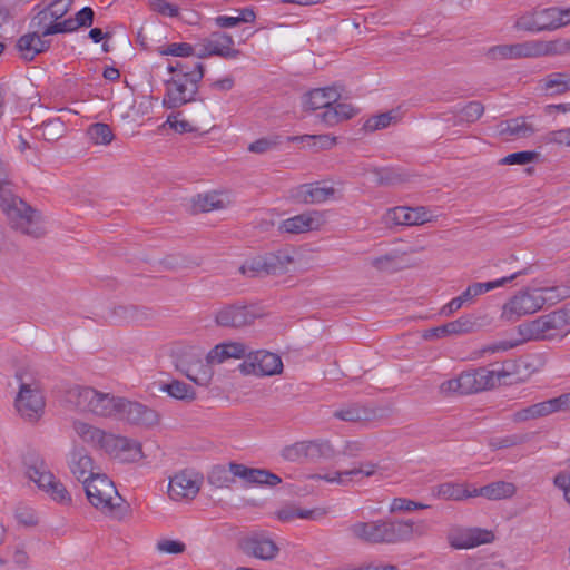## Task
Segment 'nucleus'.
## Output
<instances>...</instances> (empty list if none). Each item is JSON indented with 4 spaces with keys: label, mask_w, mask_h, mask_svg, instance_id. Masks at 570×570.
<instances>
[{
    "label": "nucleus",
    "mask_w": 570,
    "mask_h": 570,
    "mask_svg": "<svg viewBox=\"0 0 570 570\" xmlns=\"http://www.w3.org/2000/svg\"><path fill=\"white\" fill-rule=\"evenodd\" d=\"M473 327V322L469 317H460L441 326L428 328L423 332L424 340H435L453 334L469 333Z\"/></svg>",
    "instance_id": "obj_28"
},
{
    "label": "nucleus",
    "mask_w": 570,
    "mask_h": 570,
    "mask_svg": "<svg viewBox=\"0 0 570 570\" xmlns=\"http://www.w3.org/2000/svg\"><path fill=\"white\" fill-rule=\"evenodd\" d=\"M87 134L96 145H108L114 139L111 128L107 124L102 122L90 125Z\"/></svg>",
    "instance_id": "obj_50"
},
{
    "label": "nucleus",
    "mask_w": 570,
    "mask_h": 570,
    "mask_svg": "<svg viewBox=\"0 0 570 570\" xmlns=\"http://www.w3.org/2000/svg\"><path fill=\"white\" fill-rule=\"evenodd\" d=\"M473 298L469 288L462 292L458 297L452 298L445 306L442 307L441 313L445 316H450L454 312L459 311L464 303L471 302Z\"/></svg>",
    "instance_id": "obj_62"
},
{
    "label": "nucleus",
    "mask_w": 570,
    "mask_h": 570,
    "mask_svg": "<svg viewBox=\"0 0 570 570\" xmlns=\"http://www.w3.org/2000/svg\"><path fill=\"white\" fill-rule=\"evenodd\" d=\"M525 442V436L519 434L491 439L489 445L492 450L508 449Z\"/></svg>",
    "instance_id": "obj_58"
},
{
    "label": "nucleus",
    "mask_w": 570,
    "mask_h": 570,
    "mask_svg": "<svg viewBox=\"0 0 570 570\" xmlns=\"http://www.w3.org/2000/svg\"><path fill=\"white\" fill-rule=\"evenodd\" d=\"M178 114H171L167 117L166 124L174 129L178 134H186V132H198V129L194 127L189 121L181 119H178Z\"/></svg>",
    "instance_id": "obj_64"
},
{
    "label": "nucleus",
    "mask_w": 570,
    "mask_h": 570,
    "mask_svg": "<svg viewBox=\"0 0 570 570\" xmlns=\"http://www.w3.org/2000/svg\"><path fill=\"white\" fill-rule=\"evenodd\" d=\"M69 469L73 476L82 484L96 476L94 472V460L88 452L82 449H73L69 458Z\"/></svg>",
    "instance_id": "obj_21"
},
{
    "label": "nucleus",
    "mask_w": 570,
    "mask_h": 570,
    "mask_svg": "<svg viewBox=\"0 0 570 570\" xmlns=\"http://www.w3.org/2000/svg\"><path fill=\"white\" fill-rule=\"evenodd\" d=\"M539 154L532 150H523L509 154L500 160L502 165H525L538 158Z\"/></svg>",
    "instance_id": "obj_55"
},
{
    "label": "nucleus",
    "mask_w": 570,
    "mask_h": 570,
    "mask_svg": "<svg viewBox=\"0 0 570 570\" xmlns=\"http://www.w3.org/2000/svg\"><path fill=\"white\" fill-rule=\"evenodd\" d=\"M159 53L163 56L190 57L194 55V48L187 42H174L160 48Z\"/></svg>",
    "instance_id": "obj_57"
},
{
    "label": "nucleus",
    "mask_w": 570,
    "mask_h": 570,
    "mask_svg": "<svg viewBox=\"0 0 570 570\" xmlns=\"http://www.w3.org/2000/svg\"><path fill=\"white\" fill-rule=\"evenodd\" d=\"M483 112L484 107L480 101H470L454 116L453 125L461 126L463 122L472 124L476 121Z\"/></svg>",
    "instance_id": "obj_43"
},
{
    "label": "nucleus",
    "mask_w": 570,
    "mask_h": 570,
    "mask_svg": "<svg viewBox=\"0 0 570 570\" xmlns=\"http://www.w3.org/2000/svg\"><path fill=\"white\" fill-rule=\"evenodd\" d=\"M354 539L368 544H397L409 542L416 533L424 534L425 524L417 525L407 519H377L367 522L358 521L348 527Z\"/></svg>",
    "instance_id": "obj_2"
},
{
    "label": "nucleus",
    "mask_w": 570,
    "mask_h": 570,
    "mask_svg": "<svg viewBox=\"0 0 570 570\" xmlns=\"http://www.w3.org/2000/svg\"><path fill=\"white\" fill-rule=\"evenodd\" d=\"M206 47L210 49L209 53L225 59H234L240 55V51L234 48V39L225 32H213L205 40Z\"/></svg>",
    "instance_id": "obj_27"
},
{
    "label": "nucleus",
    "mask_w": 570,
    "mask_h": 570,
    "mask_svg": "<svg viewBox=\"0 0 570 570\" xmlns=\"http://www.w3.org/2000/svg\"><path fill=\"white\" fill-rule=\"evenodd\" d=\"M94 19L95 11L92 10V8L83 7L76 13L75 18H68L61 21L60 23L51 26L50 29H47V32H73L81 27H91L94 23Z\"/></svg>",
    "instance_id": "obj_29"
},
{
    "label": "nucleus",
    "mask_w": 570,
    "mask_h": 570,
    "mask_svg": "<svg viewBox=\"0 0 570 570\" xmlns=\"http://www.w3.org/2000/svg\"><path fill=\"white\" fill-rule=\"evenodd\" d=\"M20 382L14 406L20 416L29 422H37L45 412V396L38 382H26L23 375L17 373Z\"/></svg>",
    "instance_id": "obj_9"
},
{
    "label": "nucleus",
    "mask_w": 570,
    "mask_h": 570,
    "mask_svg": "<svg viewBox=\"0 0 570 570\" xmlns=\"http://www.w3.org/2000/svg\"><path fill=\"white\" fill-rule=\"evenodd\" d=\"M294 262L288 249H279L265 255L253 257L240 266V273L244 275L265 276L281 275L288 272V266Z\"/></svg>",
    "instance_id": "obj_10"
},
{
    "label": "nucleus",
    "mask_w": 570,
    "mask_h": 570,
    "mask_svg": "<svg viewBox=\"0 0 570 570\" xmlns=\"http://www.w3.org/2000/svg\"><path fill=\"white\" fill-rule=\"evenodd\" d=\"M432 494L439 499L455 501L463 500L464 495H466L465 487L463 484L452 482L439 484L432 490Z\"/></svg>",
    "instance_id": "obj_45"
},
{
    "label": "nucleus",
    "mask_w": 570,
    "mask_h": 570,
    "mask_svg": "<svg viewBox=\"0 0 570 570\" xmlns=\"http://www.w3.org/2000/svg\"><path fill=\"white\" fill-rule=\"evenodd\" d=\"M112 315L120 322H144L150 318L151 312L136 305H118L112 308Z\"/></svg>",
    "instance_id": "obj_39"
},
{
    "label": "nucleus",
    "mask_w": 570,
    "mask_h": 570,
    "mask_svg": "<svg viewBox=\"0 0 570 570\" xmlns=\"http://www.w3.org/2000/svg\"><path fill=\"white\" fill-rule=\"evenodd\" d=\"M509 376L505 371H492L487 367H479L462 372L456 377L444 381L440 385V392L445 395H468L493 389L501 384L504 377Z\"/></svg>",
    "instance_id": "obj_5"
},
{
    "label": "nucleus",
    "mask_w": 570,
    "mask_h": 570,
    "mask_svg": "<svg viewBox=\"0 0 570 570\" xmlns=\"http://www.w3.org/2000/svg\"><path fill=\"white\" fill-rule=\"evenodd\" d=\"M121 397L101 393L89 386L75 385L65 393V402L80 412H89L102 417H117Z\"/></svg>",
    "instance_id": "obj_4"
},
{
    "label": "nucleus",
    "mask_w": 570,
    "mask_h": 570,
    "mask_svg": "<svg viewBox=\"0 0 570 570\" xmlns=\"http://www.w3.org/2000/svg\"><path fill=\"white\" fill-rule=\"evenodd\" d=\"M26 475L57 503L69 504L71 502L70 493L48 469L43 459L29 456L26 460Z\"/></svg>",
    "instance_id": "obj_8"
},
{
    "label": "nucleus",
    "mask_w": 570,
    "mask_h": 570,
    "mask_svg": "<svg viewBox=\"0 0 570 570\" xmlns=\"http://www.w3.org/2000/svg\"><path fill=\"white\" fill-rule=\"evenodd\" d=\"M355 115V109L350 104L335 102L331 109L317 114L320 120L328 126L338 124L342 120L350 119Z\"/></svg>",
    "instance_id": "obj_38"
},
{
    "label": "nucleus",
    "mask_w": 570,
    "mask_h": 570,
    "mask_svg": "<svg viewBox=\"0 0 570 570\" xmlns=\"http://www.w3.org/2000/svg\"><path fill=\"white\" fill-rule=\"evenodd\" d=\"M203 476L198 473L184 470L169 480L168 494L173 500L194 499L202 487Z\"/></svg>",
    "instance_id": "obj_14"
},
{
    "label": "nucleus",
    "mask_w": 570,
    "mask_h": 570,
    "mask_svg": "<svg viewBox=\"0 0 570 570\" xmlns=\"http://www.w3.org/2000/svg\"><path fill=\"white\" fill-rule=\"evenodd\" d=\"M335 194L333 187H321L316 184H302L291 190V198L298 204H321Z\"/></svg>",
    "instance_id": "obj_20"
},
{
    "label": "nucleus",
    "mask_w": 570,
    "mask_h": 570,
    "mask_svg": "<svg viewBox=\"0 0 570 570\" xmlns=\"http://www.w3.org/2000/svg\"><path fill=\"white\" fill-rule=\"evenodd\" d=\"M493 540L491 531L472 529L451 540L452 547L456 549H469L476 546L489 543Z\"/></svg>",
    "instance_id": "obj_34"
},
{
    "label": "nucleus",
    "mask_w": 570,
    "mask_h": 570,
    "mask_svg": "<svg viewBox=\"0 0 570 570\" xmlns=\"http://www.w3.org/2000/svg\"><path fill=\"white\" fill-rule=\"evenodd\" d=\"M0 209L11 228L33 238L42 237L46 234L40 213L13 191L9 165L1 158Z\"/></svg>",
    "instance_id": "obj_1"
},
{
    "label": "nucleus",
    "mask_w": 570,
    "mask_h": 570,
    "mask_svg": "<svg viewBox=\"0 0 570 570\" xmlns=\"http://www.w3.org/2000/svg\"><path fill=\"white\" fill-rule=\"evenodd\" d=\"M340 97L341 94L336 87L316 88L304 96V106L312 111H324L331 109L332 105H334Z\"/></svg>",
    "instance_id": "obj_22"
},
{
    "label": "nucleus",
    "mask_w": 570,
    "mask_h": 570,
    "mask_svg": "<svg viewBox=\"0 0 570 570\" xmlns=\"http://www.w3.org/2000/svg\"><path fill=\"white\" fill-rule=\"evenodd\" d=\"M73 430L77 435L85 442L91 443L94 445L99 446L101 450H106L107 439L111 438V433H106L105 431L95 428L82 421L73 422Z\"/></svg>",
    "instance_id": "obj_33"
},
{
    "label": "nucleus",
    "mask_w": 570,
    "mask_h": 570,
    "mask_svg": "<svg viewBox=\"0 0 570 570\" xmlns=\"http://www.w3.org/2000/svg\"><path fill=\"white\" fill-rule=\"evenodd\" d=\"M306 460L315 461L320 458L330 459L334 455V449L328 441H305Z\"/></svg>",
    "instance_id": "obj_49"
},
{
    "label": "nucleus",
    "mask_w": 570,
    "mask_h": 570,
    "mask_svg": "<svg viewBox=\"0 0 570 570\" xmlns=\"http://www.w3.org/2000/svg\"><path fill=\"white\" fill-rule=\"evenodd\" d=\"M208 483L217 489L229 488L234 483L230 466L215 465L207 475Z\"/></svg>",
    "instance_id": "obj_46"
},
{
    "label": "nucleus",
    "mask_w": 570,
    "mask_h": 570,
    "mask_svg": "<svg viewBox=\"0 0 570 570\" xmlns=\"http://www.w3.org/2000/svg\"><path fill=\"white\" fill-rule=\"evenodd\" d=\"M105 452L122 462H137L144 458L139 442L115 434L107 439Z\"/></svg>",
    "instance_id": "obj_17"
},
{
    "label": "nucleus",
    "mask_w": 570,
    "mask_h": 570,
    "mask_svg": "<svg viewBox=\"0 0 570 570\" xmlns=\"http://www.w3.org/2000/svg\"><path fill=\"white\" fill-rule=\"evenodd\" d=\"M249 348L240 342H224L217 344L207 353L208 363H223L228 358H243L247 356Z\"/></svg>",
    "instance_id": "obj_25"
},
{
    "label": "nucleus",
    "mask_w": 570,
    "mask_h": 570,
    "mask_svg": "<svg viewBox=\"0 0 570 570\" xmlns=\"http://www.w3.org/2000/svg\"><path fill=\"white\" fill-rule=\"evenodd\" d=\"M244 375L272 376L283 371L279 355L268 351H249L247 358L238 365Z\"/></svg>",
    "instance_id": "obj_11"
},
{
    "label": "nucleus",
    "mask_w": 570,
    "mask_h": 570,
    "mask_svg": "<svg viewBox=\"0 0 570 570\" xmlns=\"http://www.w3.org/2000/svg\"><path fill=\"white\" fill-rule=\"evenodd\" d=\"M431 220L430 212L423 207L410 208L405 206L394 207L389 209L385 215L386 224H395V225H421Z\"/></svg>",
    "instance_id": "obj_19"
},
{
    "label": "nucleus",
    "mask_w": 570,
    "mask_h": 570,
    "mask_svg": "<svg viewBox=\"0 0 570 570\" xmlns=\"http://www.w3.org/2000/svg\"><path fill=\"white\" fill-rule=\"evenodd\" d=\"M483 498L497 501L512 498L517 492V487L512 482L495 481L480 487L479 491Z\"/></svg>",
    "instance_id": "obj_37"
},
{
    "label": "nucleus",
    "mask_w": 570,
    "mask_h": 570,
    "mask_svg": "<svg viewBox=\"0 0 570 570\" xmlns=\"http://www.w3.org/2000/svg\"><path fill=\"white\" fill-rule=\"evenodd\" d=\"M553 287L528 288L518 292L502 307L501 318L513 323L520 317L534 314L553 299Z\"/></svg>",
    "instance_id": "obj_7"
},
{
    "label": "nucleus",
    "mask_w": 570,
    "mask_h": 570,
    "mask_svg": "<svg viewBox=\"0 0 570 570\" xmlns=\"http://www.w3.org/2000/svg\"><path fill=\"white\" fill-rule=\"evenodd\" d=\"M194 206L200 212H210L224 207V202L218 194L198 195L194 199Z\"/></svg>",
    "instance_id": "obj_51"
},
{
    "label": "nucleus",
    "mask_w": 570,
    "mask_h": 570,
    "mask_svg": "<svg viewBox=\"0 0 570 570\" xmlns=\"http://www.w3.org/2000/svg\"><path fill=\"white\" fill-rule=\"evenodd\" d=\"M161 391L167 392L169 396L180 401H194L196 399L195 390L187 383L174 380L161 386Z\"/></svg>",
    "instance_id": "obj_41"
},
{
    "label": "nucleus",
    "mask_w": 570,
    "mask_h": 570,
    "mask_svg": "<svg viewBox=\"0 0 570 570\" xmlns=\"http://www.w3.org/2000/svg\"><path fill=\"white\" fill-rule=\"evenodd\" d=\"M376 183L383 186H396L409 180V175L395 168L375 170Z\"/></svg>",
    "instance_id": "obj_48"
},
{
    "label": "nucleus",
    "mask_w": 570,
    "mask_h": 570,
    "mask_svg": "<svg viewBox=\"0 0 570 570\" xmlns=\"http://www.w3.org/2000/svg\"><path fill=\"white\" fill-rule=\"evenodd\" d=\"M323 222V215L320 212L311 210L282 220L278 232L292 235L303 234L320 229Z\"/></svg>",
    "instance_id": "obj_18"
},
{
    "label": "nucleus",
    "mask_w": 570,
    "mask_h": 570,
    "mask_svg": "<svg viewBox=\"0 0 570 570\" xmlns=\"http://www.w3.org/2000/svg\"><path fill=\"white\" fill-rule=\"evenodd\" d=\"M514 27L519 30H524L528 32H541L539 22H537V14L534 10L532 12L521 16L517 20Z\"/></svg>",
    "instance_id": "obj_63"
},
{
    "label": "nucleus",
    "mask_w": 570,
    "mask_h": 570,
    "mask_svg": "<svg viewBox=\"0 0 570 570\" xmlns=\"http://www.w3.org/2000/svg\"><path fill=\"white\" fill-rule=\"evenodd\" d=\"M63 124L56 119L43 121L37 131L40 132L41 137L47 141H55L61 136Z\"/></svg>",
    "instance_id": "obj_53"
},
{
    "label": "nucleus",
    "mask_w": 570,
    "mask_h": 570,
    "mask_svg": "<svg viewBox=\"0 0 570 570\" xmlns=\"http://www.w3.org/2000/svg\"><path fill=\"white\" fill-rule=\"evenodd\" d=\"M288 141H302L307 144L315 150L330 149L336 144V137L330 135H302L295 137H288Z\"/></svg>",
    "instance_id": "obj_47"
},
{
    "label": "nucleus",
    "mask_w": 570,
    "mask_h": 570,
    "mask_svg": "<svg viewBox=\"0 0 570 570\" xmlns=\"http://www.w3.org/2000/svg\"><path fill=\"white\" fill-rule=\"evenodd\" d=\"M117 419L142 426H153L159 421L158 413L155 410L124 397H121L119 403V414H117Z\"/></svg>",
    "instance_id": "obj_16"
},
{
    "label": "nucleus",
    "mask_w": 570,
    "mask_h": 570,
    "mask_svg": "<svg viewBox=\"0 0 570 570\" xmlns=\"http://www.w3.org/2000/svg\"><path fill=\"white\" fill-rule=\"evenodd\" d=\"M564 9H560L557 7L535 9L534 12L537 14V22H539L540 30H556L566 26Z\"/></svg>",
    "instance_id": "obj_35"
},
{
    "label": "nucleus",
    "mask_w": 570,
    "mask_h": 570,
    "mask_svg": "<svg viewBox=\"0 0 570 570\" xmlns=\"http://www.w3.org/2000/svg\"><path fill=\"white\" fill-rule=\"evenodd\" d=\"M529 41L513 45H498L488 49L487 57L491 60H507L530 57Z\"/></svg>",
    "instance_id": "obj_31"
},
{
    "label": "nucleus",
    "mask_w": 570,
    "mask_h": 570,
    "mask_svg": "<svg viewBox=\"0 0 570 570\" xmlns=\"http://www.w3.org/2000/svg\"><path fill=\"white\" fill-rule=\"evenodd\" d=\"M500 136L509 138H529L537 132L533 124L528 121L527 117H515L501 121L498 125Z\"/></svg>",
    "instance_id": "obj_26"
},
{
    "label": "nucleus",
    "mask_w": 570,
    "mask_h": 570,
    "mask_svg": "<svg viewBox=\"0 0 570 570\" xmlns=\"http://www.w3.org/2000/svg\"><path fill=\"white\" fill-rule=\"evenodd\" d=\"M400 119V115L397 110H390L387 112H382L380 115H375L370 117L363 125V129L365 131H376L380 129H384L389 127L391 124H396Z\"/></svg>",
    "instance_id": "obj_42"
},
{
    "label": "nucleus",
    "mask_w": 570,
    "mask_h": 570,
    "mask_svg": "<svg viewBox=\"0 0 570 570\" xmlns=\"http://www.w3.org/2000/svg\"><path fill=\"white\" fill-rule=\"evenodd\" d=\"M210 364L212 363H208L207 358L205 362L198 361L193 365L185 361H180L179 363H176V368L197 385L207 386L214 375Z\"/></svg>",
    "instance_id": "obj_24"
},
{
    "label": "nucleus",
    "mask_w": 570,
    "mask_h": 570,
    "mask_svg": "<svg viewBox=\"0 0 570 570\" xmlns=\"http://www.w3.org/2000/svg\"><path fill=\"white\" fill-rule=\"evenodd\" d=\"M171 77L165 80L166 92L163 106L177 109L191 101L199 100V83L205 75V66L199 61H175L167 66ZM203 101V99H200Z\"/></svg>",
    "instance_id": "obj_3"
},
{
    "label": "nucleus",
    "mask_w": 570,
    "mask_h": 570,
    "mask_svg": "<svg viewBox=\"0 0 570 570\" xmlns=\"http://www.w3.org/2000/svg\"><path fill=\"white\" fill-rule=\"evenodd\" d=\"M306 443L305 441L296 442L292 445L285 446L282 451V456L291 462L302 461L306 459Z\"/></svg>",
    "instance_id": "obj_59"
},
{
    "label": "nucleus",
    "mask_w": 570,
    "mask_h": 570,
    "mask_svg": "<svg viewBox=\"0 0 570 570\" xmlns=\"http://www.w3.org/2000/svg\"><path fill=\"white\" fill-rule=\"evenodd\" d=\"M45 37L38 31L21 36L17 41V49L21 57L27 61H31L37 55L47 51L50 47V40H46Z\"/></svg>",
    "instance_id": "obj_23"
},
{
    "label": "nucleus",
    "mask_w": 570,
    "mask_h": 570,
    "mask_svg": "<svg viewBox=\"0 0 570 570\" xmlns=\"http://www.w3.org/2000/svg\"><path fill=\"white\" fill-rule=\"evenodd\" d=\"M258 316L255 306L235 303L220 307L215 313V323L220 327L242 328L252 325Z\"/></svg>",
    "instance_id": "obj_12"
},
{
    "label": "nucleus",
    "mask_w": 570,
    "mask_h": 570,
    "mask_svg": "<svg viewBox=\"0 0 570 570\" xmlns=\"http://www.w3.org/2000/svg\"><path fill=\"white\" fill-rule=\"evenodd\" d=\"M83 489L88 501L104 512H108L121 519L127 508L124 505V499L119 495L114 482L106 474H96L89 481L83 483Z\"/></svg>",
    "instance_id": "obj_6"
},
{
    "label": "nucleus",
    "mask_w": 570,
    "mask_h": 570,
    "mask_svg": "<svg viewBox=\"0 0 570 570\" xmlns=\"http://www.w3.org/2000/svg\"><path fill=\"white\" fill-rule=\"evenodd\" d=\"M518 333L521 336L518 341H500L495 343L487 344L482 347L483 354H494L499 352L509 351L521 343L528 341H541L546 340L544 334L541 330L540 321L538 318L522 323L518 326Z\"/></svg>",
    "instance_id": "obj_15"
},
{
    "label": "nucleus",
    "mask_w": 570,
    "mask_h": 570,
    "mask_svg": "<svg viewBox=\"0 0 570 570\" xmlns=\"http://www.w3.org/2000/svg\"><path fill=\"white\" fill-rule=\"evenodd\" d=\"M528 273V268L517 271L509 276L501 277L495 281L484 282V283H473L470 286H468L472 298L484 294L489 291L495 289L498 287L505 286L507 284L511 283L513 279H515L520 275H525Z\"/></svg>",
    "instance_id": "obj_40"
},
{
    "label": "nucleus",
    "mask_w": 570,
    "mask_h": 570,
    "mask_svg": "<svg viewBox=\"0 0 570 570\" xmlns=\"http://www.w3.org/2000/svg\"><path fill=\"white\" fill-rule=\"evenodd\" d=\"M56 23V21L50 19L48 10L43 8L31 19L30 27L33 31L41 32L42 36H50L56 35L57 32H47V29H50V27Z\"/></svg>",
    "instance_id": "obj_52"
},
{
    "label": "nucleus",
    "mask_w": 570,
    "mask_h": 570,
    "mask_svg": "<svg viewBox=\"0 0 570 570\" xmlns=\"http://www.w3.org/2000/svg\"><path fill=\"white\" fill-rule=\"evenodd\" d=\"M540 321L541 330L544 334L546 340L551 338L556 335L564 324V314L560 311H556L538 317Z\"/></svg>",
    "instance_id": "obj_44"
},
{
    "label": "nucleus",
    "mask_w": 570,
    "mask_h": 570,
    "mask_svg": "<svg viewBox=\"0 0 570 570\" xmlns=\"http://www.w3.org/2000/svg\"><path fill=\"white\" fill-rule=\"evenodd\" d=\"M557 406L554 399H550L543 402H539L535 404H532L530 406H527L524 409H521L513 413L512 420L513 422H525L529 420H535L540 417L548 416L550 414L557 413Z\"/></svg>",
    "instance_id": "obj_32"
},
{
    "label": "nucleus",
    "mask_w": 570,
    "mask_h": 570,
    "mask_svg": "<svg viewBox=\"0 0 570 570\" xmlns=\"http://www.w3.org/2000/svg\"><path fill=\"white\" fill-rule=\"evenodd\" d=\"M530 57L546 55H562L570 51V41L558 39L553 41H529Z\"/></svg>",
    "instance_id": "obj_36"
},
{
    "label": "nucleus",
    "mask_w": 570,
    "mask_h": 570,
    "mask_svg": "<svg viewBox=\"0 0 570 570\" xmlns=\"http://www.w3.org/2000/svg\"><path fill=\"white\" fill-rule=\"evenodd\" d=\"M333 416L337 420L356 423L371 421L376 416L373 409L360 403H350L333 412Z\"/></svg>",
    "instance_id": "obj_30"
},
{
    "label": "nucleus",
    "mask_w": 570,
    "mask_h": 570,
    "mask_svg": "<svg viewBox=\"0 0 570 570\" xmlns=\"http://www.w3.org/2000/svg\"><path fill=\"white\" fill-rule=\"evenodd\" d=\"M243 552L249 557L269 561L279 552L278 546L263 531H255L240 540Z\"/></svg>",
    "instance_id": "obj_13"
},
{
    "label": "nucleus",
    "mask_w": 570,
    "mask_h": 570,
    "mask_svg": "<svg viewBox=\"0 0 570 570\" xmlns=\"http://www.w3.org/2000/svg\"><path fill=\"white\" fill-rule=\"evenodd\" d=\"M281 136L274 135L255 140L248 146V150L254 154H264L276 149L281 145Z\"/></svg>",
    "instance_id": "obj_54"
},
{
    "label": "nucleus",
    "mask_w": 570,
    "mask_h": 570,
    "mask_svg": "<svg viewBox=\"0 0 570 570\" xmlns=\"http://www.w3.org/2000/svg\"><path fill=\"white\" fill-rule=\"evenodd\" d=\"M73 0H53L47 7H45L52 21L59 22L58 20L63 18L71 9Z\"/></svg>",
    "instance_id": "obj_56"
},
{
    "label": "nucleus",
    "mask_w": 570,
    "mask_h": 570,
    "mask_svg": "<svg viewBox=\"0 0 570 570\" xmlns=\"http://www.w3.org/2000/svg\"><path fill=\"white\" fill-rule=\"evenodd\" d=\"M542 141L570 147V128L549 131L542 137Z\"/></svg>",
    "instance_id": "obj_60"
},
{
    "label": "nucleus",
    "mask_w": 570,
    "mask_h": 570,
    "mask_svg": "<svg viewBox=\"0 0 570 570\" xmlns=\"http://www.w3.org/2000/svg\"><path fill=\"white\" fill-rule=\"evenodd\" d=\"M553 485L563 494L566 503L570 507V471H560L553 476Z\"/></svg>",
    "instance_id": "obj_61"
}]
</instances>
